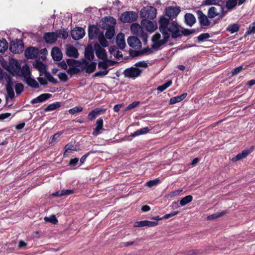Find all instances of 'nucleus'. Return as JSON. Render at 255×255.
<instances>
[{"mask_svg": "<svg viewBox=\"0 0 255 255\" xmlns=\"http://www.w3.org/2000/svg\"><path fill=\"white\" fill-rule=\"evenodd\" d=\"M159 30L165 38H169L171 35L173 38H177L182 35L179 26L175 21L170 22L164 16L160 17L159 20Z\"/></svg>", "mask_w": 255, "mask_h": 255, "instance_id": "obj_1", "label": "nucleus"}, {"mask_svg": "<svg viewBox=\"0 0 255 255\" xmlns=\"http://www.w3.org/2000/svg\"><path fill=\"white\" fill-rule=\"evenodd\" d=\"M67 63L69 68L67 72L70 75L77 74L84 69H85L87 73H92L95 70L97 65L96 62H93L89 63L85 60H82L80 61L73 59H68Z\"/></svg>", "mask_w": 255, "mask_h": 255, "instance_id": "obj_2", "label": "nucleus"}, {"mask_svg": "<svg viewBox=\"0 0 255 255\" xmlns=\"http://www.w3.org/2000/svg\"><path fill=\"white\" fill-rule=\"evenodd\" d=\"M1 66L7 71L9 72L13 76L21 77L24 73L23 68L28 66L25 64L21 67L18 61L13 58H10L9 61H2Z\"/></svg>", "mask_w": 255, "mask_h": 255, "instance_id": "obj_3", "label": "nucleus"}, {"mask_svg": "<svg viewBox=\"0 0 255 255\" xmlns=\"http://www.w3.org/2000/svg\"><path fill=\"white\" fill-rule=\"evenodd\" d=\"M147 67V64L144 61L136 63L133 66L127 68L124 71V75L126 77L135 78L139 76L143 69Z\"/></svg>", "mask_w": 255, "mask_h": 255, "instance_id": "obj_4", "label": "nucleus"}, {"mask_svg": "<svg viewBox=\"0 0 255 255\" xmlns=\"http://www.w3.org/2000/svg\"><path fill=\"white\" fill-rule=\"evenodd\" d=\"M24 73L21 77L23 78V81L29 86L37 88L39 87V84L37 82L31 77V71L28 66H25L23 68Z\"/></svg>", "mask_w": 255, "mask_h": 255, "instance_id": "obj_5", "label": "nucleus"}, {"mask_svg": "<svg viewBox=\"0 0 255 255\" xmlns=\"http://www.w3.org/2000/svg\"><path fill=\"white\" fill-rule=\"evenodd\" d=\"M130 30L132 34L139 37L144 42L147 41L148 36L147 33L143 31L142 26L136 23H134L130 26Z\"/></svg>", "mask_w": 255, "mask_h": 255, "instance_id": "obj_6", "label": "nucleus"}, {"mask_svg": "<svg viewBox=\"0 0 255 255\" xmlns=\"http://www.w3.org/2000/svg\"><path fill=\"white\" fill-rule=\"evenodd\" d=\"M225 14L224 8L222 5H219L218 8L212 6L208 10V17L210 18H213L217 16H219L220 18H222Z\"/></svg>", "mask_w": 255, "mask_h": 255, "instance_id": "obj_7", "label": "nucleus"}, {"mask_svg": "<svg viewBox=\"0 0 255 255\" xmlns=\"http://www.w3.org/2000/svg\"><path fill=\"white\" fill-rule=\"evenodd\" d=\"M156 14V9L152 6L144 7L140 11L141 17L151 19L155 18Z\"/></svg>", "mask_w": 255, "mask_h": 255, "instance_id": "obj_8", "label": "nucleus"}, {"mask_svg": "<svg viewBox=\"0 0 255 255\" xmlns=\"http://www.w3.org/2000/svg\"><path fill=\"white\" fill-rule=\"evenodd\" d=\"M5 80L6 82L5 85L7 96L10 98H13L14 93L13 91V82L12 81V77L10 74H6L4 76Z\"/></svg>", "mask_w": 255, "mask_h": 255, "instance_id": "obj_9", "label": "nucleus"}, {"mask_svg": "<svg viewBox=\"0 0 255 255\" xmlns=\"http://www.w3.org/2000/svg\"><path fill=\"white\" fill-rule=\"evenodd\" d=\"M163 38L161 39V35L156 33L152 37L153 44L152 47L154 49H158L161 45L164 44L168 40V38H165V36L163 35Z\"/></svg>", "mask_w": 255, "mask_h": 255, "instance_id": "obj_10", "label": "nucleus"}, {"mask_svg": "<svg viewBox=\"0 0 255 255\" xmlns=\"http://www.w3.org/2000/svg\"><path fill=\"white\" fill-rule=\"evenodd\" d=\"M138 16L136 12L133 11H127L123 13L121 16V20L124 23L131 22L135 21Z\"/></svg>", "mask_w": 255, "mask_h": 255, "instance_id": "obj_11", "label": "nucleus"}, {"mask_svg": "<svg viewBox=\"0 0 255 255\" xmlns=\"http://www.w3.org/2000/svg\"><path fill=\"white\" fill-rule=\"evenodd\" d=\"M24 45L22 41L18 40L12 41L10 44L9 49L13 53L17 54L22 52Z\"/></svg>", "mask_w": 255, "mask_h": 255, "instance_id": "obj_12", "label": "nucleus"}, {"mask_svg": "<svg viewBox=\"0 0 255 255\" xmlns=\"http://www.w3.org/2000/svg\"><path fill=\"white\" fill-rule=\"evenodd\" d=\"M141 25L143 28H145L147 31L150 32H153L157 28V25L156 22L146 19L142 20Z\"/></svg>", "mask_w": 255, "mask_h": 255, "instance_id": "obj_13", "label": "nucleus"}, {"mask_svg": "<svg viewBox=\"0 0 255 255\" xmlns=\"http://www.w3.org/2000/svg\"><path fill=\"white\" fill-rule=\"evenodd\" d=\"M180 12V7L177 6H168L165 9V14L170 19L176 17Z\"/></svg>", "mask_w": 255, "mask_h": 255, "instance_id": "obj_14", "label": "nucleus"}, {"mask_svg": "<svg viewBox=\"0 0 255 255\" xmlns=\"http://www.w3.org/2000/svg\"><path fill=\"white\" fill-rule=\"evenodd\" d=\"M109 21L111 25L107 28V31L105 33V36L107 38L111 39L115 35V25L116 23V20L113 17H110L109 18Z\"/></svg>", "mask_w": 255, "mask_h": 255, "instance_id": "obj_15", "label": "nucleus"}, {"mask_svg": "<svg viewBox=\"0 0 255 255\" xmlns=\"http://www.w3.org/2000/svg\"><path fill=\"white\" fill-rule=\"evenodd\" d=\"M94 49L97 57L99 59L105 60L107 58V54L106 50L99 44L94 45Z\"/></svg>", "mask_w": 255, "mask_h": 255, "instance_id": "obj_16", "label": "nucleus"}, {"mask_svg": "<svg viewBox=\"0 0 255 255\" xmlns=\"http://www.w3.org/2000/svg\"><path fill=\"white\" fill-rule=\"evenodd\" d=\"M85 34V30L82 27H76L71 31V36L75 40H79L82 38Z\"/></svg>", "mask_w": 255, "mask_h": 255, "instance_id": "obj_17", "label": "nucleus"}, {"mask_svg": "<svg viewBox=\"0 0 255 255\" xmlns=\"http://www.w3.org/2000/svg\"><path fill=\"white\" fill-rule=\"evenodd\" d=\"M38 54V49L33 47L27 48L24 52L25 56L27 59H34L37 56Z\"/></svg>", "mask_w": 255, "mask_h": 255, "instance_id": "obj_18", "label": "nucleus"}, {"mask_svg": "<svg viewBox=\"0 0 255 255\" xmlns=\"http://www.w3.org/2000/svg\"><path fill=\"white\" fill-rule=\"evenodd\" d=\"M199 22L201 26H209L210 24V21L208 17L204 14L201 10H198L196 11Z\"/></svg>", "mask_w": 255, "mask_h": 255, "instance_id": "obj_19", "label": "nucleus"}, {"mask_svg": "<svg viewBox=\"0 0 255 255\" xmlns=\"http://www.w3.org/2000/svg\"><path fill=\"white\" fill-rule=\"evenodd\" d=\"M58 37V32H47L44 35V39L46 42L48 43H53L55 42Z\"/></svg>", "mask_w": 255, "mask_h": 255, "instance_id": "obj_20", "label": "nucleus"}, {"mask_svg": "<svg viewBox=\"0 0 255 255\" xmlns=\"http://www.w3.org/2000/svg\"><path fill=\"white\" fill-rule=\"evenodd\" d=\"M96 126V128L93 131V134L94 136H97L102 132V130H104L103 128V120L102 118H99L97 120Z\"/></svg>", "mask_w": 255, "mask_h": 255, "instance_id": "obj_21", "label": "nucleus"}, {"mask_svg": "<svg viewBox=\"0 0 255 255\" xmlns=\"http://www.w3.org/2000/svg\"><path fill=\"white\" fill-rule=\"evenodd\" d=\"M66 54L69 57L78 58L79 53L77 49L72 45H67L66 49Z\"/></svg>", "mask_w": 255, "mask_h": 255, "instance_id": "obj_22", "label": "nucleus"}, {"mask_svg": "<svg viewBox=\"0 0 255 255\" xmlns=\"http://www.w3.org/2000/svg\"><path fill=\"white\" fill-rule=\"evenodd\" d=\"M128 43L130 47L132 48H138L141 44L140 40L137 37L134 36L128 37Z\"/></svg>", "mask_w": 255, "mask_h": 255, "instance_id": "obj_23", "label": "nucleus"}, {"mask_svg": "<svg viewBox=\"0 0 255 255\" xmlns=\"http://www.w3.org/2000/svg\"><path fill=\"white\" fill-rule=\"evenodd\" d=\"M51 54L52 58L55 61H60L62 58V54L58 47H54L52 48Z\"/></svg>", "mask_w": 255, "mask_h": 255, "instance_id": "obj_24", "label": "nucleus"}, {"mask_svg": "<svg viewBox=\"0 0 255 255\" xmlns=\"http://www.w3.org/2000/svg\"><path fill=\"white\" fill-rule=\"evenodd\" d=\"M116 43L119 48L123 49L126 46V42L125 40V35L120 33L118 34L116 38Z\"/></svg>", "mask_w": 255, "mask_h": 255, "instance_id": "obj_25", "label": "nucleus"}, {"mask_svg": "<svg viewBox=\"0 0 255 255\" xmlns=\"http://www.w3.org/2000/svg\"><path fill=\"white\" fill-rule=\"evenodd\" d=\"M33 67L38 70L41 76L42 74L45 73V65L39 60H36L33 64Z\"/></svg>", "mask_w": 255, "mask_h": 255, "instance_id": "obj_26", "label": "nucleus"}, {"mask_svg": "<svg viewBox=\"0 0 255 255\" xmlns=\"http://www.w3.org/2000/svg\"><path fill=\"white\" fill-rule=\"evenodd\" d=\"M64 149V155H68V154L71 153L73 151H76L77 147L75 145V143L72 142L68 143L65 146Z\"/></svg>", "mask_w": 255, "mask_h": 255, "instance_id": "obj_27", "label": "nucleus"}, {"mask_svg": "<svg viewBox=\"0 0 255 255\" xmlns=\"http://www.w3.org/2000/svg\"><path fill=\"white\" fill-rule=\"evenodd\" d=\"M185 23L190 26H192L196 22V18L193 14L186 13L184 16Z\"/></svg>", "mask_w": 255, "mask_h": 255, "instance_id": "obj_28", "label": "nucleus"}, {"mask_svg": "<svg viewBox=\"0 0 255 255\" xmlns=\"http://www.w3.org/2000/svg\"><path fill=\"white\" fill-rule=\"evenodd\" d=\"M89 37L90 39H94L97 36H98V29L97 26L91 25L89 27Z\"/></svg>", "mask_w": 255, "mask_h": 255, "instance_id": "obj_29", "label": "nucleus"}, {"mask_svg": "<svg viewBox=\"0 0 255 255\" xmlns=\"http://www.w3.org/2000/svg\"><path fill=\"white\" fill-rule=\"evenodd\" d=\"M249 150H243L241 153H239L238 155H237L236 156L234 157L232 159V161L233 162L240 160L247 156V155L249 153Z\"/></svg>", "mask_w": 255, "mask_h": 255, "instance_id": "obj_30", "label": "nucleus"}, {"mask_svg": "<svg viewBox=\"0 0 255 255\" xmlns=\"http://www.w3.org/2000/svg\"><path fill=\"white\" fill-rule=\"evenodd\" d=\"M102 111V110L99 109H96L92 111L89 114H88V119L90 121H92L94 119H95L100 114L101 112Z\"/></svg>", "mask_w": 255, "mask_h": 255, "instance_id": "obj_31", "label": "nucleus"}, {"mask_svg": "<svg viewBox=\"0 0 255 255\" xmlns=\"http://www.w3.org/2000/svg\"><path fill=\"white\" fill-rule=\"evenodd\" d=\"M85 56L89 60H92L94 57V55L92 48L87 47L85 49Z\"/></svg>", "mask_w": 255, "mask_h": 255, "instance_id": "obj_32", "label": "nucleus"}, {"mask_svg": "<svg viewBox=\"0 0 255 255\" xmlns=\"http://www.w3.org/2000/svg\"><path fill=\"white\" fill-rule=\"evenodd\" d=\"M112 63L111 61L105 60L104 61L100 62L98 64V67L103 70H108V67L110 66Z\"/></svg>", "mask_w": 255, "mask_h": 255, "instance_id": "obj_33", "label": "nucleus"}, {"mask_svg": "<svg viewBox=\"0 0 255 255\" xmlns=\"http://www.w3.org/2000/svg\"><path fill=\"white\" fill-rule=\"evenodd\" d=\"M98 38V40H99V43L102 46H103L104 47H106L108 46V45H109L108 42L105 38L103 33L99 34Z\"/></svg>", "mask_w": 255, "mask_h": 255, "instance_id": "obj_34", "label": "nucleus"}, {"mask_svg": "<svg viewBox=\"0 0 255 255\" xmlns=\"http://www.w3.org/2000/svg\"><path fill=\"white\" fill-rule=\"evenodd\" d=\"M193 200V197L191 195H187L184 198H183L180 201V204L181 206H183L188 203L191 202Z\"/></svg>", "mask_w": 255, "mask_h": 255, "instance_id": "obj_35", "label": "nucleus"}, {"mask_svg": "<svg viewBox=\"0 0 255 255\" xmlns=\"http://www.w3.org/2000/svg\"><path fill=\"white\" fill-rule=\"evenodd\" d=\"M240 26L238 24L234 23L230 24L227 28V31L230 32L231 33H234L237 32L239 29Z\"/></svg>", "mask_w": 255, "mask_h": 255, "instance_id": "obj_36", "label": "nucleus"}, {"mask_svg": "<svg viewBox=\"0 0 255 255\" xmlns=\"http://www.w3.org/2000/svg\"><path fill=\"white\" fill-rule=\"evenodd\" d=\"M60 106V104L58 102L54 103L48 105L45 109V111H52L56 110Z\"/></svg>", "mask_w": 255, "mask_h": 255, "instance_id": "obj_37", "label": "nucleus"}, {"mask_svg": "<svg viewBox=\"0 0 255 255\" xmlns=\"http://www.w3.org/2000/svg\"><path fill=\"white\" fill-rule=\"evenodd\" d=\"M148 131H149L148 128L147 127L144 128H140V129L137 130V131H136L135 132H134L132 134V136L134 137V136H136L137 135L143 134H145V133L148 132Z\"/></svg>", "mask_w": 255, "mask_h": 255, "instance_id": "obj_38", "label": "nucleus"}, {"mask_svg": "<svg viewBox=\"0 0 255 255\" xmlns=\"http://www.w3.org/2000/svg\"><path fill=\"white\" fill-rule=\"evenodd\" d=\"M172 84V81L171 80L168 81L166 83H164V84L159 86L157 89L159 92H161L164 91L165 89H166L167 88H168L169 86H170Z\"/></svg>", "mask_w": 255, "mask_h": 255, "instance_id": "obj_39", "label": "nucleus"}, {"mask_svg": "<svg viewBox=\"0 0 255 255\" xmlns=\"http://www.w3.org/2000/svg\"><path fill=\"white\" fill-rule=\"evenodd\" d=\"M238 0H228L226 2V7L228 9H232L237 4Z\"/></svg>", "mask_w": 255, "mask_h": 255, "instance_id": "obj_40", "label": "nucleus"}, {"mask_svg": "<svg viewBox=\"0 0 255 255\" xmlns=\"http://www.w3.org/2000/svg\"><path fill=\"white\" fill-rule=\"evenodd\" d=\"M7 43L4 40H0V52H3L7 49Z\"/></svg>", "mask_w": 255, "mask_h": 255, "instance_id": "obj_41", "label": "nucleus"}, {"mask_svg": "<svg viewBox=\"0 0 255 255\" xmlns=\"http://www.w3.org/2000/svg\"><path fill=\"white\" fill-rule=\"evenodd\" d=\"M44 220L46 222L52 223L53 224H55L57 223L58 221L54 215H51L50 217H45Z\"/></svg>", "mask_w": 255, "mask_h": 255, "instance_id": "obj_42", "label": "nucleus"}, {"mask_svg": "<svg viewBox=\"0 0 255 255\" xmlns=\"http://www.w3.org/2000/svg\"><path fill=\"white\" fill-rule=\"evenodd\" d=\"M224 214H225L224 212H222L220 213H215V214H214L209 216L207 217V219L209 220H214V219H217L219 217H220L223 216Z\"/></svg>", "mask_w": 255, "mask_h": 255, "instance_id": "obj_43", "label": "nucleus"}, {"mask_svg": "<svg viewBox=\"0 0 255 255\" xmlns=\"http://www.w3.org/2000/svg\"><path fill=\"white\" fill-rule=\"evenodd\" d=\"M15 89L16 94H20L23 90V85L21 83H17L15 85Z\"/></svg>", "mask_w": 255, "mask_h": 255, "instance_id": "obj_44", "label": "nucleus"}, {"mask_svg": "<svg viewBox=\"0 0 255 255\" xmlns=\"http://www.w3.org/2000/svg\"><path fill=\"white\" fill-rule=\"evenodd\" d=\"M83 110V108L81 107H75L69 110L68 112L71 115L75 114L77 113L81 112Z\"/></svg>", "mask_w": 255, "mask_h": 255, "instance_id": "obj_45", "label": "nucleus"}, {"mask_svg": "<svg viewBox=\"0 0 255 255\" xmlns=\"http://www.w3.org/2000/svg\"><path fill=\"white\" fill-rule=\"evenodd\" d=\"M220 0H204L203 2L205 5H216L218 4Z\"/></svg>", "mask_w": 255, "mask_h": 255, "instance_id": "obj_46", "label": "nucleus"}, {"mask_svg": "<svg viewBox=\"0 0 255 255\" xmlns=\"http://www.w3.org/2000/svg\"><path fill=\"white\" fill-rule=\"evenodd\" d=\"M51 96V95L49 94H42L38 96L39 101L40 102H43L48 99H49Z\"/></svg>", "mask_w": 255, "mask_h": 255, "instance_id": "obj_47", "label": "nucleus"}, {"mask_svg": "<svg viewBox=\"0 0 255 255\" xmlns=\"http://www.w3.org/2000/svg\"><path fill=\"white\" fill-rule=\"evenodd\" d=\"M109 72V70H100L94 74V77H102L106 75Z\"/></svg>", "mask_w": 255, "mask_h": 255, "instance_id": "obj_48", "label": "nucleus"}, {"mask_svg": "<svg viewBox=\"0 0 255 255\" xmlns=\"http://www.w3.org/2000/svg\"><path fill=\"white\" fill-rule=\"evenodd\" d=\"M159 180L158 179H155L154 180H150V181L147 182L146 183V185L149 187H151L152 186H154L157 185V184L159 183Z\"/></svg>", "mask_w": 255, "mask_h": 255, "instance_id": "obj_49", "label": "nucleus"}, {"mask_svg": "<svg viewBox=\"0 0 255 255\" xmlns=\"http://www.w3.org/2000/svg\"><path fill=\"white\" fill-rule=\"evenodd\" d=\"M58 37H61L64 39H65L67 38L68 33L65 30H60L59 32H58Z\"/></svg>", "mask_w": 255, "mask_h": 255, "instance_id": "obj_50", "label": "nucleus"}, {"mask_svg": "<svg viewBox=\"0 0 255 255\" xmlns=\"http://www.w3.org/2000/svg\"><path fill=\"white\" fill-rule=\"evenodd\" d=\"M209 37H210L209 34L208 33H203V34H200L198 37V40L199 41H204V40H205L206 39H208Z\"/></svg>", "mask_w": 255, "mask_h": 255, "instance_id": "obj_51", "label": "nucleus"}, {"mask_svg": "<svg viewBox=\"0 0 255 255\" xmlns=\"http://www.w3.org/2000/svg\"><path fill=\"white\" fill-rule=\"evenodd\" d=\"M255 33V22L253 23L249 27L247 32V34L250 35Z\"/></svg>", "mask_w": 255, "mask_h": 255, "instance_id": "obj_52", "label": "nucleus"}, {"mask_svg": "<svg viewBox=\"0 0 255 255\" xmlns=\"http://www.w3.org/2000/svg\"><path fill=\"white\" fill-rule=\"evenodd\" d=\"M182 192V190H177L169 193L168 196L169 197H173L174 196L179 195Z\"/></svg>", "mask_w": 255, "mask_h": 255, "instance_id": "obj_53", "label": "nucleus"}, {"mask_svg": "<svg viewBox=\"0 0 255 255\" xmlns=\"http://www.w3.org/2000/svg\"><path fill=\"white\" fill-rule=\"evenodd\" d=\"M139 102H134L128 105L126 108V110H129L132 109L138 106Z\"/></svg>", "mask_w": 255, "mask_h": 255, "instance_id": "obj_54", "label": "nucleus"}, {"mask_svg": "<svg viewBox=\"0 0 255 255\" xmlns=\"http://www.w3.org/2000/svg\"><path fill=\"white\" fill-rule=\"evenodd\" d=\"M58 78L63 82H66L68 79L67 75L64 73H59L58 74Z\"/></svg>", "mask_w": 255, "mask_h": 255, "instance_id": "obj_55", "label": "nucleus"}, {"mask_svg": "<svg viewBox=\"0 0 255 255\" xmlns=\"http://www.w3.org/2000/svg\"><path fill=\"white\" fill-rule=\"evenodd\" d=\"M146 226V220L136 222L134 225V227H143Z\"/></svg>", "mask_w": 255, "mask_h": 255, "instance_id": "obj_56", "label": "nucleus"}, {"mask_svg": "<svg viewBox=\"0 0 255 255\" xmlns=\"http://www.w3.org/2000/svg\"><path fill=\"white\" fill-rule=\"evenodd\" d=\"M178 213V211L172 212L169 214H166L165 215H164L162 217V219H167L169 218H171L172 217H173V216L176 215Z\"/></svg>", "mask_w": 255, "mask_h": 255, "instance_id": "obj_57", "label": "nucleus"}, {"mask_svg": "<svg viewBox=\"0 0 255 255\" xmlns=\"http://www.w3.org/2000/svg\"><path fill=\"white\" fill-rule=\"evenodd\" d=\"M180 102V99L178 96L172 97L170 100V104H174Z\"/></svg>", "mask_w": 255, "mask_h": 255, "instance_id": "obj_58", "label": "nucleus"}, {"mask_svg": "<svg viewBox=\"0 0 255 255\" xmlns=\"http://www.w3.org/2000/svg\"><path fill=\"white\" fill-rule=\"evenodd\" d=\"M243 69V67L242 66L235 68L232 72V75H235L238 74Z\"/></svg>", "mask_w": 255, "mask_h": 255, "instance_id": "obj_59", "label": "nucleus"}, {"mask_svg": "<svg viewBox=\"0 0 255 255\" xmlns=\"http://www.w3.org/2000/svg\"><path fill=\"white\" fill-rule=\"evenodd\" d=\"M67 65H69L67 63V62H66L64 61H62L58 63L59 66H60L62 69L66 70L67 68Z\"/></svg>", "mask_w": 255, "mask_h": 255, "instance_id": "obj_60", "label": "nucleus"}, {"mask_svg": "<svg viewBox=\"0 0 255 255\" xmlns=\"http://www.w3.org/2000/svg\"><path fill=\"white\" fill-rule=\"evenodd\" d=\"M60 135H61V133L60 132H57V133H55V134H54L53 135V137H52V139H51V142L53 143V142H54L56 141L57 139L58 138H59Z\"/></svg>", "mask_w": 255, "mask_h": 255, "instance_id": "obj_61", "label": "nucleus"}, {"mask_svg": "<svg viewBox=\"0 0 255 255\" xmlns=\"http://www.w3.org/2000/svg\"><path fill=\"white\" fill-rule=\"evenodd\" d=\"M158 225L157 222H152L146 220V226L148 227H154Z\"/></svg>", "mask_w": 255, "mask_h": 255, "instance_id": "obj_62", "label": "nucleus"}, {"mask_svg": "<svg viewBox=\"0 0 255 255\" xmlns=\"http://www.w3.org/2000/svg\"><path fill=\"white\" fill-rule=\"evenodd\" d=\"M73 191L72 190H63L61 191V195H68L73 193Z\"/></svg>", "mask_w": 255, "mask_h": 255, "instance_id": "obj_63", "label": "nucleus"}, {"mask_svg": "<svg viewBox=\"0 0 255 255\" xmlns=\"http://www.w3.org/2000/svg\"><path fill=\"white\" fill-rule=\"evenodd\" d=\"M38 80L39 83L42 85H45L47 84V80L43 77H39Z\"/></svg>", "mask_w": 255, "mask_h": 255, "instance_id": "obj_64", "label": "nucleus"}]
</instances>
